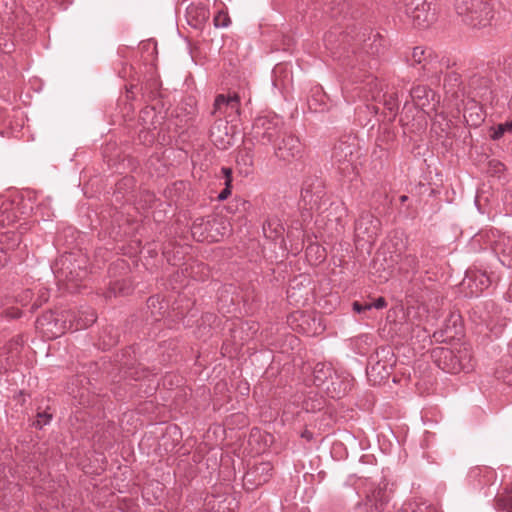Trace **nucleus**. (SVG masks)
I'll list each match as a JSON object with an SVG mask.
<instances>
[{
    "instance_id": "nucleus-56",
    "label": "nucleus",
    "mask_w": 512,
    "mask_h": 512,
    "mask_svg": "<svg viewBox=\"0 0 512 512\" xmlns=\"http://www.w3.org/2000/svg\"><path fill=\"white\" fill-rule=\"evenodd\" d=\"M407 199H408V197L406 195H402L400 197L401 202H405Z\"/></svg>"
},
{
    "instance_id": "nucleus-3",
    "label": "nucleus",
    "mask_w": 512,
    "mask_h": 512,
    "mask_svg": "<svg viewBox=\"0 0 512 512\" xmlns=\"http://www.w3.org/2000/svg\"><path fill=\"white\" fill-rule=\"evenodd\" d=\"M454 6L462 21L473 28L486 27L493 18L492 0H456Z\"/></svg>"
},
{
    "instance_id": "nucleus-51",
    "label": "nucleus",
    "mask_w": 512,
    "mask_h": 512,
    "mask_svg": "<svg viewBox=\"0 0 512 512\" xmlns=\"http://www.w3.org/2000/svg\"><path fill=\"white\" fill-rule=\"evenodd\" d=\"M158 302V298L156 297H150L147 301L148 307L155 306V303Z\"/></svg>"
},
{
    "instance_id": "nucleus-19",
    "label": "nucleus",
    "mask_w": 512,
    "mask_h": 512,
    "mask_svg": "<svg viewBox=\"0 0 512 512\" xmlns=\"http://www.w3.org/2000/svg\"><path fill=\"white\" fill-rule=\"evenodd\" d=\"M273 466L270 462H261L255 465L247 474L248 481L251 479L256 485L266 483L272 475Z\"/></svg>"
},
{
    "instance_id": "nucleus-48",
    "label": "nucleus",
    "mask_w": 512,
    "mask_h": 512,
    "mask_svg": "<svg viewBox=\"0 0 512 512\" xmlns=\"http://www.w3.org/2000/svg\"><path fill=\"white\" fill-rule=\"evenodd\" d=\"M505 506L504 508L508 511V512H512V496H509L506 500H505Z\"/></svg>"
},
{
    "instance_id": "nucleus-13",
    "label": "nucleus",
    "mask_w": 512,
    "mask_h": 512,
    "mask_svg": "<svg viewBox=\"0 0 512 512\" xmlns=\"http://www.w3.org/2000/svg\"><path fill=\"white\" fill-rule=\"evenodd\" d=\"M212 142L222 150L233 145V128L229 126V120L217 118L210 129Z\"/></svg>"
},
{
    "instance_id": "nucleus-55",
    "label": "nucleus",
    "mask_w": 512,
    "mask_h": 512,
    "mask_svg": "<svg viewBox=\"0 0 512 512\" xmlns=\"http://www.w3.org/2000/svg\"><path fill=\"white\" fill-rule=\"evenodd\" d=\"M476 81H477V78H476V77H473V78L471 79L470 85L473 87Z\"/></svg>"
},
{
    "instance_id": "nucleus-45",
    "label": "nucleus",
    "mask_w": 512,
    "mask_h": 512,
    "mask_svg": "<svg viewBox=\"0 0 512 512\" xmlns=\"http://www.w3.org/2000/svg\"><path fill=\"white\" fill-rule=\"evenodd\" d=\"M230 195H231L230 190H228V189H223V190L219 193V195L217 196V199H218L219 201H224V200H226Z\"/></svg>"
},
{
    "instance_id": "nucleus-43",
    "label": "nucleus",
    "mask_w": 512,
    "mask_h": 512,
    "mask_svg": "<svg viewBox=\"0 0 512 512\" xmlns=\"http://www.w3.org/2000/svg\"><path fill=\"white\" fill-rule=\"evenodd\" d=\"M9 259L7 250H4V246L0 243V268L4 267Z\"/></svg>"
},
{
    "instance_id": "nucleus-8",
    "label": "nucleus",
    "mask_w": 512,
    "mask_h": 512,
    "mask_svg": "<svg viewBox=\"0 0 512 512\" xmlns=\"http://www.w3.org/2000/svg\"><path fill=\"white\" fill-rule=\"evenodd\" d=\"M381 232V221L367 210H362L354 223L355 241L372 245Z\"/></svg>"
},
{
    "instance_id": "nucleus-35",
    "label": "nucleus",
    "mask_w": 512,
    "mask_h": 512,
    "mask_svg": "<svg viewBox=\"0 0 512 512\" xmlns=\"http://www.w3.org/2000/svg\"><path fill=\"white\" fill-rule=\"evenodd\" d=\"M19 340H12L8 343L7 347H5L4 349H8L12 355L10 357L7 358V366L8 367H11L15 360H14V356H16L18 353H19Z\"/></svg>"
},
{
    "instance_id": "nucleus-36",
    "label": "nucleus",
    "mask_w": 512,
    "mask_h": 512,
    "mask_svg": "<svg viewBox=\"0 0 512 512\" xmlns=\"http://www.w3.org/2000/svg\"><path fill=\"white\" fill-rule=\"evenodd\" d=\"M52 419V415L47 412L38 413L36 421H34L33 425L36 428H43L45 425L49 424Z\"/></svg>"
},
{
    "instance_id": "nucleus-25",
    "label": "nucleus",
    "mask_w": 512,
    "mask_h": 512,
    "mask_svg": "<svg viewBox=\"0 0 512 512\" xmlns=\"http://www.w3.org/2000/svg\"><path fill=\"white\" fill-rule=\"evenodd\" d=\"M297 320L299 321L301 331L307 335H315L324 330L320 323V319L317 321L316 318L310 314L302 313Z\"/></svg>"
},
{
    "instance_id": "nucleus-26",
    "label": "nucleus",
    "mask_w": 512,
    "mask_h": 512,
    "mask_svg": "<svg viewBox=\"0 0 512 512\" xmlns=\"http://www.w3.org/2000/svg\"><path fill=\"white\" fill-rule=\"evenodd\" d=\"M263 234L267 239L277 240L282 237L284 233V227L277 217H269L263 223Z\"/></svg>"
},
{
    "instance_id": "nucleus-57",
    "label": "nucleus",
    "mask_w": 512,
    "mask_h": 512,
    "mask_svg": "<svg viewBox=\"0 0 512 512\" xmlns=\"http://www.w3.org/2000/svg\"><path fill=\"white\" fill-rule=\"evenodd\" d=\"M342 13V10L337 13V12H332V17H337L338 15H340Z\"/></svg>"
},
{
    "instance_id": "nucleus-10",
    "label": "nucleus",
    "mask_w": 512,
    "mask_h": 512,
    "mask_svg": "<svg viewBox=\"0 0 512 512\" xmlns=\"http://www.w3.org/2000/svg\"><path fill=\"white\" fill-rule=\"evenodd\" d=\"M394 354L390 347H380L368 359L367 374L378 376L380 379L388 378L394 365Z\"/></svg>"
},
{
    "instance_id": "nucleus-38",
    "label": "nucleus",
    "mask_w": 512,
    "mask_h": 512,
    "mask_svg": "<svg viewBox=\"0 0 512 512\" xmlns=\"http://www.w3.org/2000/svg\"><path fill=\"white\" fill-rule=\"evenodd\" d=\"M217 317L213 313H205L201 316V326L206 330L208 328V332H210L212 324L216 321Z\"/></svg>"
},
{
    "instance_id": "nucleus-17",
    "label": "nucleus",
    "mask_w": 512,
    "mask_h": 512,
    "mask_svg": "<svg viewBox=\"0 0 512 512\" xmlns=\"http://www.w3.org/2000/svg\"><path fill=\"white\" fill-rule=\"evenodd\" d=\"M466 279L468 282V287L471 290V294L475 296H478L491 284L489 276L485 272L481 271L470 272Z\"/></svg>"
},
{
    "instance_id": "nucleus-23",
    "label": "nucleus",
    "mask_w": 512,
    "mask_h": 512,
    "mask_svg": "<svg viewBox=\"0 0 512 512\" xmlns=\"http://www.w3.org/2000/svg\"><path fill=\"white\" fill-rule=\"evenodd\" d=\"M323 186L322 183L318 179L309 178L304 181L301 189V196L304 200L310 198V203L313 200V197H316L315 204L317 200L320 199L323 195Z\"/></svg>"
},
{
    "instance_id": "nucleus-27",
    "label": "nucleus",
    "mask_w": 512,
    "mask_h": 512,
    "mask_svg": "<svg viewBox=\"0 0 512 512\" xmlns=\"http://www.w3.org/2000/svg\"><path fill=\"white\" fill-rule=\"evenodd\" d=\"M431 57V51L423 47H414L409 55L406 56V61L411 66H421L423 69L426 68L429 58Z\"/></svg>"
},
{
    "instance_id": "nucleus-15",
    "label": "nucleus",
    "mask_w": 512,
    "mask_h": 512,
    "mask_svg": "<svg viewBox=\"0 0 512 512\" xmlns=\"http://www.w3.org/2000/svg\"><path fill=\"white\" fill-rule=\"evenodd\" d=\"M215 225V219L210 220L204 217L196 218L191 226V234L193 238L198 242L218 241L219 233L214 234L212 232Z\"/></svg>"
},
{
    "instance_id": "nucleus-20",
    "label": "nucleus",
    "mask_w": 512,
    "mask_h": 512,
    "mask_svg": "<svg viewBox=\"0 0 512 512\" xmlns=\"http://www.w3.org/2000/svg\"><path fill=\"white\" fill-rule=\"evenodd\" d=\"M494 250L498 255H502V258H499L500 262L504 266L512 268V237H500L495 242Z\"/></svg>"
},
{
    "instance_id": "nucleus-18",
    "label": "nucleus",
    "mask_w": 512,
    "mask_h": 512,
    "mask_svg": "<svg viewBox=\"0 0 512 512\" xmlns=\"http://www.w3.org/2000/svg\"><path fill=\"white\" fill-rule=\"evenodd\" d=\"M359 89V96L372 100H377L380 97V92L382 90L381 84L376 77L371 75L367 76L365 80L361 81V86L357 87Z\"/></svg>"
},
{
    "instance_id": "nucleus-21",
    "label": "nucleus",
    "mask_w": 512,
    "mask_h": 512,
    "mask_svg": "<svg viewBox=\"0 0 512 512\" xmlns=\"http://www.w3.org/2000/svg\"><path fill=\"white\" fill-rule=\"evenodd\" d=\"M133 285L128 278L116 279L109 282V287L105 292V297L110 299L112 297L126 296L132 293Z\"/></svg>"
},
{
    "instance_id": "nucleus-63",
    "label": "nucleus",
    "mask_w": 512,
    "mask_h": 512,
    "mask_svg": "<svg viewBox=\"0 0 512 512\" xmlns=\"http://www.w3.org/2000/svg\"><path fill=\"white\" fill-rule=\"evenodd\" d=\"M510 384H512V380L511 381H508Z\"/></svg>"
},
{
    "instance_id": "nucleus-28",
    "label": "nucleus",
    "mask_w": 512,
    "mask_h": 512,
    "mask_svg": "<svg viewBox=\"0 0 512 512\" xmlns=\"http://www.w3.org/2000/svg\"><path fill=\"white\" fill-rule=\"evenodd\" d=\"M403 512H440L439 509L431 504H427L421 498H415L408 501L403 506Z\"/></svg>"
},
{
    "instance_id": "nucleus-49",
    "label": "nucleus",
    "mask_w": 512,
    "mask_h": 512,
    "mask_svg": "<svg viewBox=\"0 0 512 512\" xmlns=\"http://www.w3.org/2000/svg\"><path fill=\"white\" fill-rule=\"evenodd\" d=\"M301 437L307 440H311L313 438V434L309 430H305L302 432Z\"/></svg>"
},
{
    "instance_id": "nucleus-40",
    "label": "nucleus",
    "mask_w": 512,
    "mask_h": 512,
    "mask_svg": "<svg viewBox=\"0 0 512 512\" xmlns=\"http://www.w3.org/2000/svg\"><path fill=\"white\" fill-rule=\"evenodd\" d=\"M369 303V306H371V309L372 308H375V309H383L387 306V301L385 300L384 297H378L376 300L372 301V302H368Z\"/></svg>"
},
{
    "instance_id": "nucleus-44",
    "label": "nucleus",
    "mask_w": 512,
    "mask_h": 512,
    "mask_svg": "<svg viewBox=\"0 0 512 512\" xmlns=\"http://www.w3.org/2000/svg\"><path fill=\"white\" fill-rule=\"evenodd\" d=\"M144 372H142L141 374L135 370V371H129V372H125V376L126 377H130L134 380H140L142 377H144Z\"/></svg>"
},
{
    "instance_id": "nucleus-30",
    "label": "nucleus",
    "mask_w": 512,
    "mask_h": 512,
    "mask_svg": "<svg viewBox=\"0 0 512 512\" xmlns=\"http://www.w3.org/2000/svg\"><path fill=\"white\" fill-rule=\"evenodd\" d=\"M491 139L497 141L505 134H512V120L500 123L491 128Z\"/></svg>"
},
{
    "instance_id": "nucleus-33",
    "label": "nucleus",
    "mask_w": 512,
    "mask_h": 512,
    "mask_svg": "<svg viewBox=\"0 0 512 512\" xmlns=\"http://www.w3.org/2000/svg\"><path fill=\"white\" fill-rule=\"evenodd\" d=\"M461 84V76L457 72H449L444 78V86L449 87V92L454 93L455 88Z\"/></svg>"
},
{
    "instance_id": "nucleus-58",
    "label": "nucleus",
    "mask_w": 512,
    "mask_h": 512,
    "mask_svg": "<svg viewBox=\"0 0 512 512\" xmlns=\"http://www.w3.org/2000/svg\"><path fill=\"white\" fill-rule=\"evenodd\" d=\"M507 69H508V72H509V73H512V64H511V63L509 64V66L507 67Z\"/></svg>"
},
{
    "instance_id": "nucleus-62",
    "label": "nucleus",
    "mask_w": 512,
    "mask_h": 512,
    "mask_svg": "<svg viewBox=\"0 0 512 512\" xmlns=\"http://www.w3.org/2000/svg\"><path fill=\"white\" fill-rule=\"evenodd\" d=\"M208 333H209L208 331H207V332H205V334H208ZM203 336H204V333H201V334H200V337H203Z\"/></svg>"
},
{
    "instance_id": "nucleus-34",
    "label": "nucleus",
    "mask_w": 512,
    "mask_h": 512,
    "mask_svg": "<svg viewBox=\"0 0 512 512\" xmlns=\"http://www.w3.org/2000/svg\"><path fill=\"white\" fill-rule=\"evenodd\" d=\"M213 21H214V26L216 28H225V27L229 26V24H230V18L228 16V14L223 11H219L214 16Z\"/></svg>"
},
{
    "instance_id": "nucleus-47",
    "label": "nucleus",
    "mask_w": 512,
    "mask_h": 512,
    "mask_svg": "<svg viewBox=\"0 0 512 512\" xmlns=\"http://www.w3.org/2000/svg\"><path fill=\"white\" fill-rule=\"evenodd\" d=\"M406 261L408 262L409 266L414 269L416 267V257L409 255L406 256Z\"/></svg>"
},
{
    "instance_id": "nucleus-12",
    "label": "nucleus",
    "mask_w": 512,
    "mask_h": 512,
    "mask_svg": "<svg viewBox=\"0 0 512 512\" xmlns=\"http://www.w3.org/2000/svg\"><path fill=\"white\" fill-rule=\"evenodd\" d=\"M211 114L217 118L234 121L240 115V97L236 93L218 94Z\"/></svg>"
},
{
    "instance_id": "nucleus-52",
    "label": "nucleus",
    "mask_w": 512,
    "mask_h": 512,
    "mask_svg": "<svg viewBox=\"0 0 512 512\" xmlns=\"http://www.w3.org/2000/svg\"><path fill=\"white\" fill-rule=\"evenodd\" d=\"M46 206H47V205H46V203H41V204H39V205L37 206V211H41V210H43L44 208H46Z\"/></svg>"
},
{
    "instance_id": "nucleus-6",
    "label": "nucleus",
    "mask_w": 512,
    "mask_h": 512,
    "mask_svg": "<svg viewBox=\"0 0 512 512\" xmlns=\"http://www.w3.org/2000/svg\"><path fill=\"white\" fill-rule=\"evenodd\" d=\"M404 6L414 27L426 29L437 20L435 0H404Z\"/></svg>"
},
{
    "instance_id": "nucleus-60",
    "label": "nucleus",
    "mask_w": 512,
    "mask_h": 512,
    "mask_svg": "<svg viewBox=\"0 0 512 512\" xmlns=\"http://www.w3.org/2000/svg\"><path fill=\"white\" fill-rule=\"evenodd\" d=\"M329 38H330V36H326V37H325V42L330 43L331 41H330V39H329Z\"/></svg>"
},
{
    "instance_id": "nucleus-16",
    "label": "nucleus",
    "mask_w": 512,
    "mask_h": 512,
    "mask_svg": "<svg viewBox=\"0 0 512 512\" xmlns=\"http://www.w3.org/2000/svg\"><path fill=\"white\" fill-rule=\"evenodd\" d=\"M209 18V12L205 5L190 3L186 7V19L190 26L199 28Z\"/></svg>"
},
{
    "instance_id": "nucleus-54",
    "label": "nucleus",
    "mask_w": 512,
    "mask_h": 512,
    "mask_svg": "<svg viewBox=\"0 0 512 512\" xmlns=\"http://www.w3.org/2000/svg\"><path fill=\"white\" fill-rule=\"evenodd\" d=\"M363 509V506L361 503H359L356 508H355V511L358 512V511H361Z\"/></svg>"
},
{
    "instance_id": "nucleus-61",
    "label": "nucleus",
    "mask_w": 512,
    "mask_h": 512,
    "mask_svg": "<svg viewBox=\"0 0 512 512\" xmlns=\"http://www.w3.org/2000/svg\"><path fill=\"white\" fill-rule=\"evenodd\" d=\"M208 333H209L208 331H207V332H205V334H208ZM203 336H204V333H201V334H200V337H203Z\"/></svg>"
},
{
    "instance_id": "nucleus-9",
    "label": "nucleus",
    "mask_w": 512,
    "mask_h": 512,
    "mask_svg": "<svg viewBox=\"0 0 512 512\" xmlns=\"http://www.w3.org/2000/svg\"><path fill=\"white\" fill-rule=\"evenodd\" d=\"M357 149L358 146L355 138L352 137L340 139L334 145L331 158L343 174L354 172L355 154L357 153Z\"/></svg>"
},
{
    "instance_id": "nucleus-22",
    "label": "nucleus",
    "mask_w": 512,
    "mask_h": 512,
    "mask_svg": "<svg viewBox=\"0 0 512 512\" xmlns=\"http://www.w3.org/2000/svg\"><path fill=\"white\" fill-rule=\"evenodd\" d=\"M468 477L472 482H477L478 486H485L495 480L496 473L489 467H475L470 470Z\"/></svg>"
},
{
    "instance_id": "nucleus-53",
    "label": "nucleus",
    "mask_w": 512,
    "mask_h": 512,
    "mask_svg": "<svg viewBox=\"0 0 512 512\" xmlns=\"http://www.w3.org/2000/svg\"><path fill=\"white\" fill-rule=\"evenodd\" d=\"M41 215H42L43 217H50V216H51V213H50V211H49V210H47L46 212H41Z\"/></svg>"
},
{
    "instance_id": "nucleus-46",
    "label": "nucleus",
    "mask_w": 512,
    "mask_h": 512,
    "mask_svg": "<svg viewBox=\"0 0 512 512\" xmlns=\"http://www.w3.org/2000/svg\"><path fill=\"white\" fill-rule=\"evenodd\" d=\"M221 173L223 174L224 176V179H232V169L229 168V167H222L221 168Z\"/></svg>"
},
{
    "instance_id": "nucleus-2",
    "label": "nucleus",
    "mask_w": 512,
    "mask_h": 512,
    "mask_svg": "<svg viewBox=\"0 0 512 512\" xmlns=\"http://www.w3.org/2000/svg\"><path fill=\"white\" fill-rule=\"evenodd\" d=\"M53 273L59 283H66L67 289L69 283L84 280L88 276V258L82 253H65L61 255L52 266Z\"/></svg>"
},
{
    "instance_id": "nucleus-7",
    "label": "nucleus",
    "mask_w": 512,
    "mask_h": 512,
    "mask_svg": "<svg viewBox=\"0 0 512 512\" xmlns=\"http://www.w3.org/2000/svg\"><path fill=\"white\" fill-rule=\"evenodd\" d=\"M392 493L393 490L385 478L378 483L367 482L364 489V506L370 512H383L391 500Z\"/></svg>"
},
{
    "instance_id": "nucleus-14",
    "label": "nucleus",
    "mask_w": 512,
    "mask_h": 512,
    "mask_svg": "<svg viewBox=\"0 0 512 512\" xmlns=\"http://www.w3.org/2000/svg\"><path fill=\"white\" fill-rule=\"evenodd\" d=\"M354 385V378L348 373H334L324 390L333 399L347 395Z\"/></svg>"
},
{
    "instance_id": "nucleus-59",
    "label": "nucleus",
    "mask_w": 512,
    "mask_h": 512,
    "mask_svg": "<svg viewBox=\"0 0 512 512\" xmlns=\"http://www.w3.org/2000/svg\"><path fill=\"white\" fill-rule=\"evenodd\" d=\"M509 297L512 298V284L510 285Z\"/></svg>"
},
{
    "instance_id": "nucleus-42",
    "label": "nucleus",
    "mask_w": 512,
    "mask_h": 512,
    "mask_svg": "<svg viewBox=\"0 0 512 512\" xmlns=\"http://www.w3.org/2000/svg\"><path fill=\"white\" fill-rule=\"evenodd\" d=\"M353 310L357 313H362V312H365L367 310H371V306H369V303H359V302H354L353 303Z\"/></svg>"
},
{
    "instance_id": "nucleus-41",
    "label": "nucleus",
    "mask_w": 512,
    "mask_h": 512,
    "mask_svg": "<svg viewBox=\"0 0 512 512\" xmlns=\"http://www.w3.org/2000/svg\"><path fill=\"white\" fill-rule=\"evenodd\" d=\"M8 210L7 207L2 206L0 209V226L9 225L14 221L13 218H10L9 216L4 217V213Z\"/></svg>"
},
{
    "instance_id": "nucleus-1",
    "label": "nucleus",
    "mask_w": 512,
    "mask_h": 512,
    "mask_svg": "<svg viewBox=\"0 0 512 512\" xmlns=\"http://www.w3.org/2000/svg\"><path fill=\"white\" fill-rule=\"evenodd\" d=\"M96 313L90 307H85L77 314L73 311H66L61 315V318L55 317L53 312H48L42 317L38 318L37 323L40 326L54 325L56 331L50 329L52 335L57 337L66 330L77 331L86 329L96 321Z\"/></svg>"
},
{
    "instance_id": "nucleus-32",
    "label": "nucleus",
    "mask_w": 512,
    "mask_h": 512,
    "mask_svg": "<svg viewBox=\"0 0 512 512\" xmlns=\"http://www.w3.org/2000/svg\"><path fill=\"white\" fill-rule=\"evenodd\" d=\"M431 91L425 85H417L410 91V95L413 100L419 101L420 105H425L423 100H428L429 93Z\"/></svg>"
},
{
    "instance_id": "nucleus-4",
    "label": "nucleus",
    "mask_w": 512,
    "mask_h": 512,
    "mask_svg": "<svg viewBox=\"0 0 512 512\" xmlns=\"http://www.w3.org/2000/svg\"><path fill=\"white\" fill-rule=\"evenodd\" d=\"M434 363L443 371L457 374L461 371L470 372L473 369L471 356L466 350L457 353L447 347H436L431 354Z\"/></svg>"
},
{
    "instance_id": "nucleus-31",
    "label": "nucleus",
    "mask_w": 512,
    "mask_h": 512,
    "mask_svg": "<svg viewBox=\"0 0 512 512\" xmlns=\"http://www.w3.org/2000/svg\"><path fill=\"white\" fill-rule=\"evenodd\" d=\"M240 330L246 332V335L240 337L241 343L247 342L252 339L259 330V324L255 321H246L240 324Z\"/></svg>"
},
{
    "instance_id": "nucleus-39",
    "label": "nucleus",
    "mask_w": 512,
    "mask_h": 512,
    "mask_svg": "<svg viewBox=\"0 0 512 512\" xmlns=\"http://www.w3.org/2000/svg\"><path fill=\"white\" fill-rule=\"evenodd\" d=\"M384 105L387 110H389L395 116L396 111L398 110V101L394 95H389L388 99H385Z\"/></svg>"
},
{
    "instance_id": "nucleus-11",
    "label": "nucleus",
    "mask_w": 512,
    "mask_h": 512,
    "mask_svg": "<svg viewBox=\"0 0 512 512\" xmlns=\"http://www.w3.org/2000/svg\"><path fill=\"white\" fill-rule=\"evenodd\" d=\"M274 155L281 161L291 162L301 159L304 148L299 138L284 132L280 139L273 145Z\"/></svg>"
},
{
    "instance_id": "nucleus-5",
    "label": "nucleus",
    "mask_w": 512,
    "mask_h": 512,
    "mask_svg": "<svg viewBox=\"0 0 512 512\" xmlns=\"http://www.w3.org/2000/svg\"><path fill=\"white\" fill-rule=\"evenodd\" d=\"M284 122L277 115L258 116L252 125V138L262 145H274L284 133Z\"/></svg>"
},
{
    "instance_id": "nucleus-24",
    "label": "nucleus",
    "mask_w": 512,
    "mask_h": 512,
    "mask_svg": "<svg viewBox=\"0 0 512 512\" xmlns=\"http://www.w3.org/2000/svg\"><path fill=\"white\" fill-rule=\"evenodd\" d=\"M334 373L331 366L317 363L313 368V384L324 389Z\"/></svg>"
},
{
    "instance_id": "nucleus-29",
    "label": "nucleus",
    "mask_w": 512,
    "mask_h": 512,
    "mask_svg": "<svg viewBox=\"0 0 512 512\" xmlns=\"http://www.w3.org/2000/svg\"><path fill=\"white\" fill-rule=\"evenodd\" d=\"M0 243L4 246V250H7L8 256L10 257V253L19 247L21 235L14 231L5 232L0 236Z\"/></svg>"
},
{
    "instance_id": "nucleus-50",
    "label": "nucleus",
    "mask_w": 512,
    "mask_h": 512,
    "mask_svg": "<svg viewBox=\"0 0 512 512\" xmlns=\"http://www.w3.org/2000/svg\"><path fill=\"white\" fill-rule=\"evenodd\" d=\"M224 189H228L230 190V192H232V179H226L224 180Z\"/></svg>"
},
{
    "instance_id": "nucleus-37",
    "label": "nucleus",
    "mask_w": 512,
    "mask_h": 512,
    "mask_svg": "<svg viewBox=\"0 0 512 512\" xmlns=\"http://www.w3.org/2000/svg\"><path fill=\"white\" fill-rule=\"evenodd\" d=\"M315 253L317 255L316 260L318 262H322L325 259V250L318 245H310L306 249L307 256L311 255V253Z\"/></svg>"
}]
</instances>
